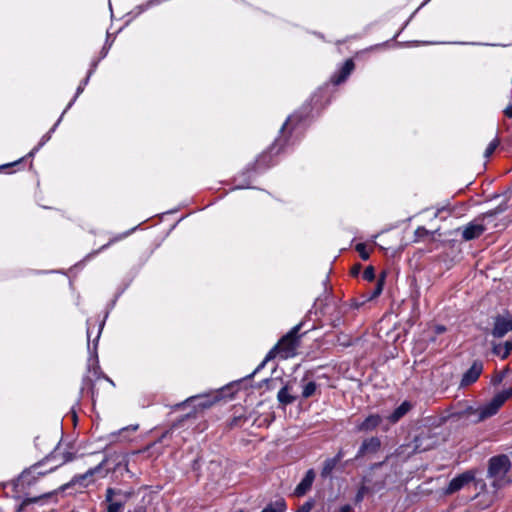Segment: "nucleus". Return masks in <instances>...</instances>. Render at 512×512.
Returning <instances> with one entry per match:
<instances>
[{
	"label": "nucleus",
	"mask_w": 512,
	"mask_h": 512,
	"mask_svg": "<svg viewBox=\"0 0 512 512\" xmlns=\"http://www.w3.org/2000/svg\"><path fill=\"white\" fill-rule=\"evenodd\" d=\"M91 76H89L87 74L86 78L81 81V83L79 84V86L77 87V90H76V93H75V96L74 98L68 103L67 107L65 108V110L63 111V114H65L67 112V110H69L72 105L74 104V102L76 101L77 97L84 91L86 85L88 84L89 82V79H90Z\"/></svg>",
	"instance_id": "obj_28"
},
{
	"label": "nucleus",
	"mask_w": 512,
	"mask_h": 512,
	"mask_svg": "<svg viewBox=\"0 0 512 512\" xmlns=\"http://www.w3.org/2000/svg\"><path fill=\"white\" fill-rule=\"evenodd\" d=\"M484 231L485 227L482 224L471 222L464 227L462 231V238L466 241L473 240L481 236Z\"/></svg>",
	"instance_id": "obj_22"
},
{
	"label": "nucleus",
	"mask_w": 512,
	"mask_h": 512,
	"mask_svg": "<svg viewBox=\"0 0 512 512\" xmlns=\"http://www.w3.org/2000/svg\"><path fill=\"white\" fill-rule=\"evenodd\" d=\"M303 323L294 326L286 335H284L277 345H275L265 356L264 360L253 371L250 377L259 372L268 361L272 360L279 355L282 359H288L296 355V350L299 346V331Z\"/></svg>",
	"instance_id": "obj_4"
},
{
	"label": "nucleus",
	"mask_w": 512,
	"mask_h": 512,
	"mask_svg": "<svg viewBox=\"0 0 512 512\" xmlns=\"http://www.w3.org/2000/svg\"><path fill=\"white\" fill-rule=\"evenodd\" d=\"M508 372H509V368H505L501 373H504L506 376L508 374Z\"/></svg>",
	"instance_id": "obj_46"
},
{
	"label": "nucleus",
	"mask_w": 512,
	"mask_h": 512,
	"mask_svg": "<svg viewBox=\"0 0 512 512\" xmlns=\"http://www.w3.org/2000/svg\"><path fill=\"white\" fill-rule=\"evenodd\" d=\"M316 474L313 469H309L304 478L300 481V483L296 486L294 490V495L297 497L304 496L312 487V484L315 480Z\"/></svg>",
	"instance_id": "obj_18"
},
{
	"label": "nucleus",
	"mask_w": 512,
	"mask_h": 512,
	"mask_svg": "<svg viewBox=\"0 0 512 512\" xmlns=\"http://www.w3.org/2000/svg\"><path fill=\"white\" fill-rule=\"evenodd\" d=\"M434 445V439L429 433H421L414 439L413 451L416 453L431 449Z\"/></svg>",
	"instance_id": "obj_19"
},
{
	"label": "nucleus",
	"mask_w": 512,
	"mask_h": 512,
	"mask_svg": "<svg viewBox=\"0 0 512 512\" xmlns=\"http://www.w3.org/2000/svg\"><path fill=\"white\" fill-rule=\"evenodd\" d=\"M134 495L133 490L108 487L105 491L106 512H124L129 499Z\"/></svg>",
	"instance_id": "obj_7"
},
{
	"label": "nucleus",
	"mask_w": 512,
	"mask_h": 512,
	"mask_svg": "<svg viewBox=\"0 0 512 512\" xmlns=\"http://www.w3.org/2000/svg\"><path fill=\"white\" fill-rule=\"evenodd\" d=\"M380 448H381V440L379 437L372 436V437L366 438L361 443L355 458L359 459V458L364 457L367 454H375L380 450Z\"/></svg>",
	"instance_id": "obj_14"
},
{
	"label": "nucleus",
	"mask_w": 512,
	"mask_h": 512,
	"mask_svg": "<svg viewBox=\"0 0 512 512\" xmlns=\"http://www.w3.org/2000/svg\"><path fill=\"white\" fill-rule=\"evenodd\" d=\"M98 62H99V60H95V61H93V62L91 63V67H90V69H89V71H88V75H89V76H91V75L94 73V71L96 70L97 65H98Z\"/></svg>",
	"instance_id": "obj_39"
},
{
	"label": "nucleus",
	"mask_w": 512,
	"mask_h": 512,
	"mask_svg": "<svg viewBox=\"0 0 512 512\" xmlns=\"http://www.w3.org/2000/svg\"><path fill=\"white\" fill-rule=\"evenodd\" d=\"M349 509H350V507H349V506H345V507L343 508V512H348V511H349Z\"/></svg>",
	"instance_id": "obj_47"
},
{
	"label": "nucleus",
	"mask_w": 512,
	"mask_h": 512,
	"mask_svg": "<svg viewBox=\"0 0 512 512\" xmlns=\"http://www.w3.org/2000/svg\"><path fill=\"white\" fill-rule=\"evenodd\" d=\"M246 186L244 185H237L236 188H245Z\"/></svg>",
	"instance_id": "obj_50"
},
{
	"label": "nucleus",
	"mask_w": 512,
	"mask_h": 512,
	"mask_svg": "<svg viewBox=\"0 0 512 512\" xmlns=\"http://www.w3.org/2000/svg\"><path fill=\"white\" fill-rule=\"evenodd\" d=\"M512 351V341H506L504 344H497L493 347V353L501 359H505Z\"/></svg>",
	"instance_id": "obj_24"
},
{
	"label": "nucleus",
	"mask_w": 512,
	"mask_h": 512,
	"mask_svg": "<svg viewBox=\"0 0 512 512\" xmlns=\"http://www.w3.org/2000/svg\"><path fill=\"white\" fill-rule=\"evenodd\" d=\"M76 458L75 453L69 449H64L61 444H58L55 449L44 459L47 464L53 465L48 468V471H55L58 467L73 461Z\"/></svg>",
	"instance_id": "obj_10"
},
{
	"label": "nucleus",
	"mask_w": 512,
	"mask_h": 512,
	"mask_svg": "<svg viewBox=\"0 0 512 512\" xmlns=\"http://www.w3.org/2000/svg\"><path fill=\"white\" fill-rule=\"evenodd\" d=\"M344 455H345L344 451L342 449H340L337 452V454L334 457H332V458L334 460H336V462L339 464V462L343 459Z\"/></svg>",
	"instance_id": "obj_38"
},
{
	"label": "nucleus",
	"mask_w": 512,
	"mask_h": 512,
	"mask_svg": "<svg viewBox=\"0 0 512 512\" xmlns=\"http://www.w3.org/2000/svg\"><path fill=\"white\" fill-rule=\"evenodd\" d=\"M413 405L410 401H403L397 408L389 414L386 419L390 424H396L399 422L411 409Z\"/></svg>",
	"instance_id": "obj_20"
},
{
	"label": "nucleus",
	"mask_w": 512,
	"mask_h": 512,
	"mask_svg": "<svg viewBox=\"0 0 512 512\" xmlns=\"http://www.w3.org/2000/svg\"><path fill=\"white\" fill-rule=\"evenodd\" d=\"M362 498V495L361 493L359 492L358 495H357V500H360Z\"/></svg>",
	"instance_id": "obj_49"
},
{
	"label": "nucleus",
	"mask_w": 512,
	"mask_h": 512,
	"mask_svg": "<svg viewBox=\"0 0 512 512\" xmlns=\"http://www.w3.org/2000/svg\"><path fill=\"white\" fill-rule=\"evenodd\" d=\"M429 234H430L429 231L427 229H425L424 227H418L415 231V235L418 238L428 236Z\"/></svg>",
	"instance_id": "obj_35"
},
{
	"label": "nucleus",
	"mask_w": 512,
	"mask_h": 512,
	"mask_svg": "<svg viewBox=\"0 0 512 512\" xmlns=\"http://www.w3.org/2000/svg\"><path fill=\"white\" fill-rule=\"evenodd\" d=\"M162 453H163V451H162V450L157 451V453H156V457H158V456H159L160 454H162Z\"/></svg>",
	"instance_id": "obj_48"
},
{
	"label": "nucleus",
	"mask_w": 512,
	"mask_h": 512,
	"mask_svg": "<svg viewBox=\"0 0 512 512\" xmlns=\"http://www.w3.org/2000/svg\"><path fill=\"white\" fill-rule=\"evenodd\" d=\"M354 67L355 65L352 59L346 60L342 67L331 77V82L334 85H339L343 83L352 73Z\"/></svg>",
	"instance_id": "obj_17"
},
{
	"label": "nucleus",
	"mask_w": 512,
	"mask_h": 512,
	"mask_svg": "<svg viewBox=\"0 0 512 512\" xmlns=\"http://www.w3.org/2000/svg\"><path fill=\"white\" fill-rule=\"evenodd\" d=\"M475 480V472L473 470H468L463 472L462 474L457 475L454 477L449 484L444 488L443 493L445 495H451L454 494L464 487H466L468 484L473 482Z\"/></svg>",
	"instance_id": "obj_12"
},
{
	"label": "nucleus",
	"mask_w": 512,
	"mask_h": 512,
	"mask_svg": "<svg viewBox=\"0 0 512 512\" xmlns=\"http://www.w3.org/2000/svg\"><path fill=\"white\" fill-rule=\"evenodd\" d=\"M312 508V502H306L296 512H309Z\"/></svg>",
	"instance_id": "obj_37"
},
{
	"label": "nucleus",
	"mask_w": 512,
	"mask_h": 512,
	"mask_svg": "<svg viewBox=\"0 0 512 512\" xmlns=\"http://www.w3.org/2000/svg\"><path fill=\"white\" fill-rule=\"evenodd\" d=\"M63 115L64 114L62 113L57 122L53 125V127L42 136L38 145L29 152L28 157H33L41 149V147H43L51 139V136L55 132L59 123L61 122Z\"/></svg>",
	"instance_id": "obj_23"
},
{
	"label": "nucleus",
	"mask_w": 512,
	"mask_h": 512,
	"mask_svg": "<svg viewBox=\"0 0 512 512\" xmlns=\"http://www.w3.org/2000/svg\"><path fill=\"white\" fill-rule=\"evenodd\" d=\"M383 422V417L379 414H370L362 422L357 424L356 429L359 432H371L379 427Z\"/></svg>",
	"instance_id": "obj_16"
},
{
	"label": "nucleus",
	"mask_w": 512,
	"mask_h": 512,
	"mask_svg": "<svg viewBox=\"0 0 512 512\" xmlns=\"http://www.w3.org/2000/svg\"><path fill=\"white\" fill-rule=\"evenodd\" d=\"M360 266H355L352 268V274L357 275L359 273Z\"/></svg>",
	"instance_id": "obj_43"
},
{
	"label": "nucleus",
	"mask_w": 512,
	"mask_h": 512,
	"mask_svg": "<svg viewBox=\"0 0 512 512\" xmlns=\"http://www.w3.org/2000/svg\"><path fill=\"white\" fill-rule=\"evenodd\" d=\"M363 279L367 281H373L375 279V270L372 266H368L365 268L363 272Z\"/></svg>",
	"instance_id": "obj_33"
},
{
	"label": "nucleus",
	"mask_w": 512,
	"mask_h": 512,
	"mask_svg": "<svg viewBox=\"0 0 512 512\" xmlns=\"http://www.w3.org/2000/svg\"><path fill=\"white\" fill-rule=\"evenodd\" d=\"M356 250L363 260H367L369 258V252L367 251V247L364 243H358L356 245Z\"/></svg>",
	"instance_id": "obj_32"
},
{
	"label": "nucleus",
	"mask_w": 512,
	"mask_h": 512,
	"mask_svg": "<svg viewBox=\"0 0 512 512\" xmlns=\"http://www.w3.org/2000/svg\"><path fill=\"white\" fill-rule=\"evenodd\" d=\"M286 503L283 499L268 504L261 512H285Z\"/></svg>",
	"instance_id": "obj_27"
},
{
	"label": "nucleus",
	"mask_w": 512,
	"mask_h": 512,
	"mask_svg": "<svg viewBox=\"0 0 512 512\" xmlns=\"http://www.w3.org/2000/svg\"><path fill=\"white\" fill-rule=\"evenodd\" d=\"M107 53H108V48H106L105 46L103 47L102 51H101V57L104 58L107 56Z\"/></svg>",
	"instance_id": "obj_42"
},
{
	"label": "nucleus",
	"mask_w": 512,
	"mask_h": 512,
	"mask_svg": "<svg viewBox=\"0 0 512 512\" xmlns=\"http://www.w3.org/2000/svg\"><path fill=\"white\" fill-rule=\"evenodd\" d=\"M104 323H105V320H103L100 323L99 328H98V332H97V335H96V338L93 341V349H91V346H90V338H91L90 321L89 320L87 321V325H88V328H87V339H88L87 347H88V351L90 353V357L88 359V367H89L90 370H93L95 375L98 373V370H100L99 360H98V355H97V345H98V340L100 338V335H101L103 327H104Z\"/></svg>",
	"instance_id": "obj_11"
},
{
	"label": "nucleus",
	"mask_w": 512,
	"mask_h": 512,
	"mask_svg": "<svg viewBox=\"0 0 512 512\" xmlns=\"http://www.w3.org/2000/svg\"><path fill=\"white\" fill-rule=\"evenodd\" d=\"M338 463L333 458H328L324 461L323 467L321 470V477L328 478L331 476L333 470L336 468Z\"/></svg>",
	"instance_id": "obj_26"
},
{
	"label": "nucleus",
	"mask_w": 512,
	"mask_h": 512,
	"mask_svg": "<svg viewBox=\"0 0 512 512\" xmlns=\"http://www.w3.org/2000/svg\"><path fill=\"white\" fill-rule=\"evenodd\" d=\"M445 330H446V329H445V327H444V326H438V327H437V329H436V331H437L438 333H442V332H444Z\"/></svg>",
	"instance_id": "obj_45"
},
{
	"label": "nucleus",
	"mask_w": 512,
	"mask_h": 512,
	"mask_svg": "<svg viewBox=\"0 0 512 512\" xmlns=\"http://www.w3.org/2000/svg\"><path fill=\"white\" fill-rule=\"evenodd\" d=\"M384 280H385L384 275L380 279H378L374 289L371 292V295L369 296L370 299H374L382 293L383 286H384Z\"/></svg>",
	"instance_id": "obj_29"
},
{
	"label": "nucleus",
	"mask_w": 512,
	"mask_h": 512,
	"mask_svg": "<svg viewBox=\"0 0 512 512\" xmlns=\"http://www.w3.org/2000/svg\"><path fill=\"white\" fill-rule=\"evenodd\" d=\"M512 396V387L497 393L488 403L474 411L476 421H483L495 415L500 407Z\"/></svg>",
	"instance_id": "obj_8"
},
{
	"label": "nucleus",
	"mask_w": 512,
	"mask_h": 512,
	"mask_svg": "<svg viewBox=\"0 0 512 512\" xmlns=\"http://www.w3.org/2000/svg\"><path fill=\"white\" fill-rule=\"evenodd\" d=\"M97 477L100 478V467H97L96 465L95 467L88 469L83 474L75 475L68 483L60 486L58 490L44 493L40 496L27 497L23 499V501L17 507L16 512H22L30 504L42 503L44 499L56 495L59 491L66 492L71 490L70 493L81 491L82 489H85L95 483Z\"/></svg>",
	"instance_id": "obj_2"
},
{
	"label": "nucleus",
	"mask_w": 512,
	"mask_h": 512,
	"mask_svg": "<svg viewBox=\"0 0 512 512\" xmlns=\"http://www.w3.org/2000/svg\"><path fill=\"white\" fill-rule=\"evenodd\" d=\"M137 229V227H134L132 228L131 230L127 231V232H124L123 234H120L116 237H114L113 239H111L106 245L102 246L101 247V250L107 248L109 245H111L112 243L118 241V240H121V239H124L125 237L129 236L133 231H135Z\"/></svg>",
	"instance_id": "obj_31"
},
{
	"label": "nucleus",
	"mask_w": 512,
	"mask_h": 512,
	"mask_svg": "<svg viewBox=\"0 0 512 512\" xmlns=\"http://www.w3.org/2000/svg\"><path fill=\"white\" fill-rule=\"evenodd\" d=\"M100 467V479L111 475L113 481H121L125 474L133 477L129 469V454L121 451L106 452L102 461L97 465Z\"/></svg>",
	"instance_id": "obj_3"
},
{
	"label": "nucleus",
	"mask_w": 512,
	"mask_h": 512,
	"mask_svg": "<svg viewBox=\"0 0 512 512\" xmlns=\"http://www.w3.org/2000/svg\"><path fill=\"white\" fill-rule=\"evenodd\" d=\"M483 371V363L474 361L471 367L463 374L460 386L466 387L475 383Z\"/></svg>",
	"instance_id": "obj_15"
},
{
	"label": "nucleus",
	"mask_w": 512,
	"mask_h": 512,
	"mask_svg": "<svg viewBox=\"0 0 512 512\" xmlns=\"http://www.w3.org/2000/svg\"><path fill=\"white\" fill-rule=\"evenodd\" d=\"M306 110L307 108H304V112H297L286 120L281 128V135L275 140L269 151L264 152L257 159V168H266L273 165V163L269 162L271 155L278 154L295 144L306 126V119L308 117Z\"/></svg>",
	"instance_id": "obj_1"
},
{
	"label": "nucleus",
	"mask_w": 512,
	"mask_h": 512,
	"mask_svg": "<svg viewBox=\"0 0 512 512\" xmlns=\"http://www.w3.org/2000/svg\"><path fill=\"white\" fill-rule=\"evenodd\" d=\"M137 429H138V426H137V425H135V426H128V427H125V428L121 429V430L118 432V434H120V433H121V432H123V431H128V430L136 431Z\"/></svg>",
	"instance_id": "obj_41"
},
{
	"label": "nucleus",
	"mask_w": 512,
	"mask_h": 512,
	"mask_svg": "<svg viewBox=\"0 0 512 512\" xmlns=\"http://www.w3.org/2000/svg\"><path fill=\"white\" fill-rule=\"evenodd\" d=\"M278 401L283 405L292 404L295 402L296 397L292 396L288 392V386L282 387L277 393Z\"/></svg>",
	"instance_id": "obj_25"
},
{
	"label": "nucleus",
	"mask_w": 512,
	"mask_h": 512,
	"mask_svg": "<svg viewBox=\"0 0 512 512\" xmlns=\"http://www.w3.org/2000/svg\"><path fill=\"white\" fill-rule=\"evenodd\" d=\"M301 387V396L303 399L311 398L319 391V385L314 380L309 379L308 374H305L302 378Z\"/></svg>",
	"instance_id": "obj_21"
},
{
	"label": "nucleus",
	"mask_w": 512,
	"mask_h": 512,
	"mask_svg": "<svg viewBox=\"0 0 512 512\" xmlns=\"http://www.w3.org/2000/svg\"><path fill=\"white\" fill-rule=\"evenodd\" d=\"M510 331H512V316H496L494 319L492 335L495 338H501Z\"/></svg>",
	"instance_id": "obj_13"
},
{
	"label": "nucleus",
	"mask_w": 512,
	"mask_h": 512,
	"mask_svg": "<svg viewBox=\"0 0 512 512\" xmlns=\"http://www.w3.org/2000/svg\"><path fill=\"white\" fill-rule=\"evenodd\" d=\"M222 398L221 391H214L208 394H200L187 398L185 401L176 405L180 409L186 405L193 407V412L187 414V417L196 416L200 411L210 408L213 404Z\"/></svg>",
	"instance_id": "obj_6"
},
{
	"label": "nucleus",
	"mask_w": 512,
	"mask_h": 512,
	"mask_svg": "<svg viewBox=\"0 0 512 512\" xmlns=\"http://www.w3.org/2000/svg\"><path fill=\"white\" fill-rule=\"evenodd\" d=\"M46 465V460L42 459L41 461L25 469L18 478L19 485L31 486L38 480L39 477L51 473V471H48V468L43 469Z\"/></svg>",
	"instance_id": "obj_9"
},
{
	"label": "nucleus",
	"mask_w": 512,
	"mask_h": 512,
	"mask_svg": "<svg viewBox=\"0 0 512 512\" xmlns=\"http://www.w3.org/2000/svg\"><path fill=\"white\" fill-rule=\"evenodd\" d=\"M511 466L510 458L505 454L493 456L489 459L487 477L492 480V486L496 490L510 482L506 476Z\"/></svg>",
	"instance_id": "obj_5"
},
{
	"label": "nucleus",
	"mask_w": 512,
	"mask_h": 512,
	"mask_svg": "<svg viewBox=\"0 0 512 512\" xmlns=\"http://www.w3.org/2000/svg\"><path fill=\"white\" fill-rule=\"evenodd\" d=\"M504 114L508 117V118H512V104H509L505 110H504Z\"/></svg>",
	"instance_id": "obj_40"
},
{
	"label": "nucleus",
	"mask_w": 512,
	"mask_h": 512,
	"mask_svg": "<svg viewBox=\"0 0 512 512\" xmlns=\"http://www.w3.org/2000/svg\"><path fill=\"white\" fill-rule=\"evenodd\" d=\"M498 144H499V140L498 139L492 140L489 143V145L487 146V148L485 149L484 157L485 158H489L494 153V151L497 148Z\"/></svg>",
	"instance_id": "obj_30"
},
{
	"label": "nucleus",
	"mask_w": 512,
	"mask_h": 512,
	"mask_svg": "<svg viewBox=\"0 0 512 512\" xmlns=\"http://www.w3.org/2000/svg\"><path fill=\"white\" fill-rule=\"evenodd\" d=\"M16 164H18V161H17V162H14V163H12V164H6V165H3V166H1L0 168H1V169H5V168L11 167V166L16 165Z\"/></svg>",
	"instance_id": "obj_44"
},
{
	"label": "nucleus",
	"mask_w": 512,
	"mask_h": 512,
	"mask_svg": "<svg viewBox=\"0 0 512 512\" xmlns=\"http://www.w3.org/2000/svg\"><path fill=\"white\" fill-rule=\"evenodd\" d=\"M504 378H505V374L499 373L492 378V384L499 385L504 380Z\"/></svg>",
	"instance_id": "obj_36"
},
{
	"label": "nucleus",
	"mask_w": 512,
	"mask_h": 512,
	"mask_svg": "<svg viewBox=\"0 0 512 512\" xmlns=\"http://www.w3.org/2000/svg\"><path fill=\"white\" fill-rule=\"evenodd\" d=\"M165 437V434L162 435L161 438H159L157 441H155L154 443L150 444V445H147L145 448L141 449V450H138V451H135L133 452V454H138V453H146L148 452L150 449L154 448L158 443H160L162 441V439Z\"/></svg>",
	"instance_id": "obj_34"
}]
</instances>
